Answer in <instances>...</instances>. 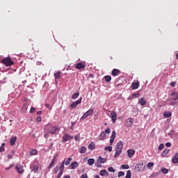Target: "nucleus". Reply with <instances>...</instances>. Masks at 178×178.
<instances>
[{"instance_id": "obj_1", "label": "nucleus", "mask_w": 178, "mask_h": 178, "mask_svg": "<svg viewBox=\"0 0 178 178\" xmlns=\"http://www.w3.org/2000/svg\"><path fill=\"white\" fill-rule=\"evenodd\" d=\"M123 149V142L119 141L116 144L115 147V153L114 154V158H118L120 154H122V151Z\"/></svg>"}, {"instance_id": "obj_2", "label": "nucleus", "mask_w": 178, "mask_h": 178, "mask_svg": "<svg viewBox=\"0 0 178 178\" xmlns=\"http://www.w3.org/2000/svg\"><path fill=\"white\" fill-rule=\"evenodd\" d=\"M46 130L48 133H50V134H56V131L59 129L57 127L47 124L46 126Z\"/></svg>"}, {"instance_id": "obj_3", "label": "nucleus", "mask_w": 178, "mask_h": 178, "mask_svg": "<svg viewBox=\"0 0 178 178\" xmlns=\"http://www.w3.org/2000/svg\"><path fill=\"white\" fill-rule=\"evenodd\" d=\"M109 133H111L110 128H107L106 129H105V131H102L99 135V140H105V138H106V134H109Z\"/></svg>"}, {"instance_id": "obj_4", "label": "nucleus", "mask_w": 178, "mask_h": 178, "mask_svg": "<svg viewBox=\"0 0 178 178\" xmlns=\"http://www.w3.org/2000/svg\"><path fill=\"white\" fill-rule=\"evenodd\" d=\"M1 63L3 65H5V66H12V65H13L14 63L12 60V59H10V58L7 57L1 60Z\"/></svg>"}, {"instance_id": "obj_5", "label": "nucleus", "mask_w": 178, "mask_h": 178, "mask_svg": "<svg viewBox=\"0 0 178 178\" xmlns=\"http://www.w3.org/2000/svg\"><path fill=\"white\" fill-rule=\"evenodd\" d=\"M92 113H94V110L92 109H89L88 111H86L83 116L80 118V122H81L82 120H84V119H87V118H88V116H91V115H92Z\"/></svg>"}, {"instance_id": "obj_6", "label": "nucleus", "mask_w": 178, "mask_h": 178, "mask_svg": "<svg viewBox=\"0 0 178 178\" xmlns=\"http://www.w3.org/2000/svg\"><path fill=\"white\" fill-rule=\"evenodd\" d=\"M134 123V120L133 118H128L124 121V125L125 126V127H131Z\"/></svg>"}, {"instance_id": "obj_7", "label": "nucleus", "mask_w": 178, "mask_h": 178, "mask_svg": "<svg viewBox=\"0 0 178 178\" xmlns=\"http://www.w3.org/2000/svg\"><path fill=\"white\" fill-rule=\"evenodd\" d=\"M81 99H83V98L81 97L76 102H73L71 105L69 106L70 109H74L75 108H77L79 104H81Z\"/></svg>"}, {"instance_id": "obj_8", "label": "nucleus", "mask_w": 178, "mask_h": 178, "mask_svg": "<svg viewBox=\"0 0 178 178\" xmlns=\"http://www.w3.org/2000/svg\"><path fill=\"white\" fill-rule=\"evenodd\" d=\"M15 170H17V173L22 175L23 172H24V169L23 168V165L22 164H16L15 165Z\"/></svg>"}, {"instance_id": "obj_9", "label": "nucleus", "mask_w": 178, "mask_h": 178, "mask_svg": "<svg viewBox=\"0 0 178 178\" xmlns=\"http://www.w3.org/2000/svg\"><path fill=\"white\" fill-rule=\"evenodd\" d=\"M70 140H73V136H70L67 134H65L63 136V141H64L65 143H66L67 141H70Z\"/></svg>"}, {"instance_id": "obj_10", "label": "nucleus", "mask_w": 178, "mask_h": 178, "mask_svg": "<svg viewBox=\"0 0 178 178\" xmlns=\"http://www.w3.org/2000/svg\"><path fill=\"white\" fill-rule=\"evenodd\" d=\"M115 138H116V131H113L111 136L110 138V145H113V141H115Z\"/></svg>"}, {"instance_id": "obj_11", "label": "nucleus", "mask_w": 178, "mask_h": 178, "mask_svg": "<svg viewBox=\"0 0 178 178\" xmlns=\"http://www.w3.org/2000/svg\"><path fill=\"white\" fill-rule=\"evenodd\" d=\"M122 72L118 69H113L112 70L111 74L113 76V77H116V76L120 75Z\"/></svg>"}, {"instance_id": "obj_12", "label": "nucleus", "mask_w": 178, "mask_h": 178, "mask_svg": "<svg viewBox=\"0 0 178 178\" xmlns=\"http://www.w3.org/2000/svg\"><path fill=\"white\" fill-rule=\"evenodd\" d=\"M76 69H85L86 68V63H78L75 65Z\"/></svg>"}, {"instance_id": "obj_13", "label": "nucleus", "mask_w": 178, "mask_h": 178, "mask_svg": "<svg viewBox=\"0 0 178 178\" xmlns=\"http://www.w3.org/2000/svg\"><path fill=\"white\" fill-rule=\"evenodd\" d=\"M111 120L113 123H115L116 122V119L118 118V114L116 113V112L113 111L111 113Z\"/></svg>"}, {"instance_id": "obj_14", "label": "nucleus", "mask_w": 178, "mask_h": 178, "mask_svg": "<svg viewBox=\"0 0 178 178\" xmlns=\"http://www.w3.org/2000/svg\"><path fill=\"white\" fill-rule=\"evenodd\" d=\"M138 87H140L139 81L134 82L131 83V89L132 90H137V88H138Z\"/></svg>"}, {"instance_id": "obj_15", "label": "nucleus", "mask_w": 178, "mask_h": 178, "mask_svg": "<svg viewBox=\"0 0 178 178\" xmlns=\"http://www.w3.org/2000/svg\"><path fill=\"white\" fill-rule=\"evenodd\" d=\"M171 97L172 99L174 101H178V93H177L175 91H172L171 92Z\"/></svg>"}, {"instance_id": "obj_16", "label": "nucleus", "mask_w": 178, "mask_h": 178, "mask_svg": "<svg viewBox=\"0 0 178 178\" xmlns=\"http://www.w3.org/2000/svg\"><path fill=\"white\" fill-rule=\"evenodd\" d=\"M143 166H144V164H137L135 166V169L136 170H137V172H141V170H144V169L143 168Z\"/></svg>"}, {"instance_id": "obj_17", "label": "nucleus", "mask_w": 178, "mask_h": 178, "mask_svg": "<svg viewBox=\"0 0 178 178\" xmlns=\"http://www.w3.org/2000/svg\"><path fill=\"white\" fill-rule=\"evenodd\" d=\"M100 175L103 176L104 177H108V176H109V172H108L106 170H102L100 171Z\"/></svg>"}, {"instance_id": "obj_18", "label": "nucleus", "mask_w": 178, "mask_h": 178, "mask_svg": "<svg viewBox=\"0 0 178 178\" xmlns=\"http://www.w3.org/2000/svg\"><path fill=\"white\" fill-rule=\"evenodd\" d=\"M127 154H128V158H133V155L136 154V151L133 149H129L127 150Z\"/></svg>"}, {"instance_id": "obj_19", "label": "nucleus", "mask_w": 178, "mask_h": 178, "mask_svg": "<svg viewBox=\"0 0 178 178\" xmlns=\"http://www.w3.org/2000/svg\"><path fill=\"white\" fill-rule=\"evenodd\" d=\"M172 161L173 163H178V152L172 157Z\"/></svg>"}, {"instance_id": "obj_20", "label": "nucleus", "mask_w": 178, "mask_h": 178, "mask_svg": "<svg viewBox=\"0 0 178 178\" xmlns=\"http://www.w3.org/2000/svg\"><path fill=\"white\" fill-rule=\"evenodd\" d=\"M17 140V137L16 136H13L10 138V145H15L16 141Z\"/></svg>"}, {"instance_id": "obj_21", "label": "nucleus", "mask_w": 178, "mask_h": 178, "mask_svg": "<svg viewBox=\"0 0 178 178\" xmlns=\"http://www.w3.org/2000/svg\"><path fill=\"white\" fill-rule=\"evenodd\" d=\"M138 104L139 105L144 106V105L147 104V102L144 99L143 97H142L140 99L138 100Z\"/></svg>"}, {"instance_id": "obj_22", "label": "nucleus", "mask_w": 178, "mask_h": 178, "mask_svg": "<svg viewBox=\"0 0 178 178\" xmlns=\"http://www.w3.org/2000/svg\"><path fill=\"white\" fill-rule=\"evenodd\" d=\"M60 74H62V72L58 71L57 72L54 73V77L56 80L60 79Z\"/></svg>"}, {"instance_id": "obj_23", "label": "nucleus", "mask_w": 178, "mask_h": 178, "mask_svg": "<svg viewBox=\"0 0 178 178\" xmlns=\"http://www.w3.org/2000/svg\"><path fill=\"white\" fill-rule=\"evenodd\" d=\"M70 166L71 169H76V168H79V163L74 161L70 164Z\"/></svg>"}, {"instance_id": "obj_24", "label": "nucleus", "mask_w": 178, "mask_h": 178, "mask_svg": "<svg viewBox=\"0 0 178 178\" xmlns=\"http://www.w3.org/2000/svg\"><path fill=\"white\" fill-rule=\"evenodd\" d=\"M170 116H172V113L171 112H168V111H165L163 113V118L165 119L168 118H170Z\"/></svg>"}, {"instance_id": "obj_25", "label": "nucleus", "mask_w": 178, "mask_h": 178, "mask_svg": "<svg viewBox=\"0 0 178 178\" xmlns=\"http://www.w3.org/2000/svg\"><path fill=\"white\" fill-rule=\"evenodd\" d=\"M79 152L80 154H84L87 152V147L82 146L79 148Z\"/></svg>"}, {"instance_id": "obj_26", "label": "nucleus", "mask_w": 178, "mask_h": 178, "mask_svg": "<svg viewBox=\"0 0 178 178\" xmlns=\"http://www.w3.org/2000/svg\"><path fill=\"white\" fill-rule=\"evenodd\" d=\"M140 97V93H134L131 97H129V99H134V98H138Z\"/></svg>"}, {"instance_id": "obj_27", "label": "nucleus", "mask_w": 178, "mask_h": 178, "mask_svg": "<svg viewBox=\"0 0 178 178\" xmlns=\"http://www.w3.org/2000/svg\"><path fill=\"white\" fill-rule=\"evenodd\" d=\"M97 161H98V162L99 163H105V162H106V159H104L101 156H99L98 157V160Z\"/></svg>"}, {"instance_id": "obj_28", "label": "nucleus", "mask_w": 178, "mask_h": 178, "mask_svg": "<svg viewBox=\"0 0 178 178\" xmlns=\"http://www.w3.org/2000/svg\"><path fill=\"white\" fill-rule=\"evenodd\" d=\"M39 167L38 165H32V172L34 173H37L38 172Z\"/></svg>"}, {"instance_id": "obj_29", "label": "nucleus", "mask_w": 178, "mask_h": 178, "mask_svg": "<svg viewBox=\"0 0 178 178\" xmlns=\"http://www.w3.org/2000/svg\"><path fill=\"white\" fill-rule=\"evenodd\" d=\"M95 162V160L94 159H89L88 160V163L89 166H92V165H94Z\"/></svg>"}, {"instance_id": "obj_30", "label": "nucleus", "mask_w": 178, "mask_h": 178, "mask_svg": "<svg viewBox=\"0 0 178 178\" xmlns=\"http://www.w3.org/2000/svg\"><path fill=\"white\" fill-rule=\"evenodd\" d=\"M79 95H80V92H76V93L72 95V99H77V98H79Z\"/></svg>"}, {"instance_id": "obj_31", "label": "nucleus", "mask_w": 178, "mask_h": 178, "mask_svg": "<svg viewBox=\"0 0 178 178\" xmlns=\"http://www.w3.org/2000/svg\"><path fill=\"white\" fill-rule=\"evenodd\" d=\"M72 159L71 157L68 158L67 161L64 160L63 162L65 165H67L70 164V162H72Z\"/></svg>"}, {"instance_id": "obj_32", "label": "nucleus", "mask_w": 178, "mask_h": 178, "mask_svg": "<svg viewBox=\"0 0 178 178\" xmlns=\"http://www.w3.org/2000/svg\"><path fill=\"white\" fill-rule=\"evenodd\" d=\"M88 149H95V144H94V143H91L88 147Z\"/></svg>"}, {"instance_id": "obj_33", "label": "nucleus", "mask_w": 178, "mask_h": 178, "mask_svg": "<svg viewBox=\"0 0 178 178\" xmlns=\"http://www.w3.org/2000/svg\"><path fill=\"white\" fill-rule=\"evenodd\" d=\"M168 154H169V149H165L162 152V156H165Z\"/></svg>"}, {"instance_id": "obj_34", "label": "nucleus", "mask_w": 178, "mask_h": 178, "mask_svg": "<svg viewBox=\"0 0 178 178\" xmlns=\"http://www.w3.org/2000/svg\"><path fill=\"white\" fill-rule=\"evenodd\" d=\"M6 143H2L0 147V152H3L5 151Z\"/></svg>"}, {"instance_id": "obj_35", "label": "nucleus", "mask_w": 178, "mask_h": 178, "mask_svg": "<svg viewBox=\"0 0 178 178\" xmlns=\"http://www.w3.org/2000/svg\"><path fill=\"white\" fill-rule=\"evenodd\" d=\"M126 178H131V171L130 170H129L127 172V175L125 177Z\"/></svg>"}, {"instance_id": "obj_36", "label": "nucleus", "mask_w": 178, "mask_h": 178, "mask_svg": "<svg viewBox=\"0 0 178 178\" xmlns=\"http://www.w3.org/2000/svg\"><path fill=\"white\" fill-rule=\"evenodd\" d=\"M161 172L162 173H163L164 175H168V173H169V170L166 169V168H162L161 169Z\"/></svg>"}, {"instance_id": "obj_37", "label": "nucleus", "mask_w": 178, "mask_h": 178, "mask_svg": "<svg viewBox=\"0 0 178 178\" xmlns=\"http://www.w3.org/2000/svg\"><path fill=\"white\" fill-rule=\"evenodd\" d=\"M104 79L106 80V81L109 82L111 81V80H112V77L111 76L107 75L104 76Z\"/></svg>"}, {"instance_id": "obj_38", "label": "nucleus", "mask_w": 178, "mask_h": 178, "mask_svg": "<svg viewBox=\"0 0 178 178\" xmlns=\"http://www.w3.org/2000/svg\"><path fill=\"white\" fill-rule=\"evenodd\" d=\"M106 151H108L109 152H112V147L111 146H107L105 147Z\"/></svg>"}, {"instance_id": "obj_39", "label": "nucleus", "mask_w": 178, "mask_h": 178, "mask_svg": "<svg viewBox=\"0 0 178 178\" xmlns=\"http://www.w3.org/2000/svg\"><path fill=\"white\" fill-rule=\"evenodd\" d=\"M164 147H165V145H163V143L160 144L159 146V151H162V149H163Z\"/></svg>"}, {"instance_id": "obj_40", "label": "nucleus", "mask_w": 178, "mask_h": 178, "mask_svg": "<svg viewBox=\"0 0 178 178\" xmlns=\"http://www.w3.org/2000/svg\"><path fill=\"white\" fill-rule=\"evenodd\" d=\"M31 155H37V149H33L31 151Z\"/></svg>"}, {"instance_id": "obj_41", "label": "nucleus", "mask_w": 178, "mask_h": 178, "mask_svg": "<svg viewBox=\"0 0 178 178\" xmlns=\"http://www.w3.org/2000/svg\"><path fill=\"white\" fill-rule=\"evenodd\" d=\"M129 168H130V167L127 164H124V165H121V169H129Z\"/></svg>"}, {"instance_id": "obj_42", "label": "nucleus", "mask_w": 178, "mask_h": 178, "mask_svg": "<svg viewBox=\"0 0 178 178\" xmlns=\"http://www.w3.org/2000/svg\"><path fill=\"white\" fill-rule=\"evenodd\" d=\"M122 176H124V172L120 171L118 175V177H122Z\"/></svg>"}, {"instance_id": "obj_43", "label": "nucleus", "mask_w": 178, "mask_h": 178, "mask_svg": "<svg viewBox=\"0 0 178 178\" xmlns=\"http://www.w3.org/2000/svg\"><path fill=\"white\" fill-rule=\"evenodd\" d=\"M152 166H154V163L150 162L147 164L148 169H151Z\"/></svg>"}, {"instance_id": "obj_44", "label": "nucleus", "mask_w": 178, "mask_h": 178, "mask_svg": "<svg viewBox=\"0 0 178 178\" xmlns=\"http://www.w3.org/2000/svg\"><path fill=\"white\" fill-rule=\"evenodd\" d=\"M176 104H177V102H175V101H171V102H170V105L171 106H175V105H176Z\"/></svg>"}, {"instance_id": "obj_45", "label": "nucleus", "mask_w": 178, "mask_h": 178, "mask_svg": "<svg viewBox=\"0 0 178 178\" xmlns=\"http://www.w3.org/2000/svg\"><path fill=\"white\" fill-rule=\"evenodd\" d=\"M108 172H113V173H115V169H113V167H109L108 168Z\"/></svg>"}, {"instance_id": "obj_46", "label": "nucleus", "mask_w": 178, "mask_h": 178, "mask_svg": "<svg viewBox=\"0 0 178 178\" xmlns=\"http://www.w3.org/2000/svg\"><path fill=\"white\" fill-rule=\"evenodd\" d=\"M35 113V108L32 107L30 110V113Z\"/></svg>"}, {"instance_id": "obj_47", "label": "nucleus", "mask_w": 178, "mask_h": 178, "mask_svg": "<svg viewBox=\"0 0 178 178\" xmlns=\"http://www.w3.org/2000/svg\"><path fill=\"white\" fill-rule=\"evenodd\" d=\"M42 119H41V117L39 116L36 118V122H38V123H40L41 122Z\"/></svg>"}, {"instance_id": "obj_48", "label": "nucleus", "mask_w": 178, "mask_h": 178, "mask_svg": "<svg viewBox=\"0 0 178 178\" xmlns=\"http://www.w3.org/2000/svg\"><path fill=\"white\" fill-rule=\"evenodd\" d=\"M81 178H88V177L87 176V174L84 173L81 176Z\"/></svg>"}, {"instance_id": "obj_49", "label": "nucleus", "mask_w": 178, "mask_h": 178, "mask_svg": "<svg viewBox=\"0 0 178 178\" xmlns=\"http://www.w3.org/2000/svg\"><path fill=\"white\" fill-rule=\"evenodd\" d=\"M44 138H48L49 137V133H48V131H47V133L44 135Z\"/></svg>"}, {"instance_id": "obj_50", "label": "nucleus", "mask_w": 178, "mask_h": 178, "mask_svg": "<svg viewBox=\"0 0 178 178\" xmlns=\"http://www.w3.org/2000/svg\"><path fill=\"white\" fill-rule=\"evenodd\" d=\"M45 106H47L49 109V111H51V109H52V107H50L49 104H46Z\"/></svg>"}, {"instance_id": "obj_51", "label": "nucleus", "mask_w": 178, "mask_h": 178, "mask_svg": "<svg viewBox=\"0 0 178 178\" xmlns=\"http://www.w3.org/2000/svg\"><path fill=\"white\" fill-rule=\"evenodd\" d=\"M7 158L8 159H12V158H13V156L12 154H8Z\"/></svg>"}, {"instance_id": "obj_52", "label": "nucleus", "mask_w": 178, "mask_h": 178, "mask_svg": "<svg viewBox=\"0 0 178 178\" xmlns=\"http://www.w3.org/2000/svg\"><path fill=\"white\" fill-rule=\"evenodd\" d=\"M54 165H55L54 163L51 162V163L49 164L48 169H51V168H52V166H54Z\"/></svg>"}, {"instance_id": "obj_53", "label": "nucleus", "mask_w": 178, "mask_h": 178, "mask_svg": "<svg viewBox=\"0 0 178 178\" xmlns=\"http://www.w3.org/2000/svg\"><path fill=\"white\" fill-rule=\"evenodd\" d=\"M55 162H56V156L51 160V163L55 164Z\"/></svg>"}, {"instance_id": "obj_54", "label": "nucleus", "mask_w": 178, "mask_h": 178, "mask_svg": "<svg viewBox=\"0 0 178 178\" xmlns=\"http://www.w3.org/2000/svg\"><path fill=\"white\" fill-rule=\"evenodd\" d=\"M165 146L168 147H172V144L170 143H165Z\"/></svg>"}, {"instance_id": "obj_55", "label": "nucleus", "mask_w": 178, "mask_h": 178, "mask_svg": "<svg viewBox=\"0 0 178 178\" xmlns=\"http://www.w3.org/2000/svg\"><path fill=\"white\" fill-rule=\"evenodd\" d=\"M170 86L171 87H175V86H176V83L175 82H171Z\"/></svg>"}, {"instance_id": "obj_56", "label": "nucleus", "mask_w": 178, "mask_h": 178, "mask_svg": "<svg viewBox=\"0 0 178 178\" xmlns=\"http://www.w3.org/2000/svg\"><path fill=\"white\" fill-rule=\"evenodd\" d=\"M74 140L75 141H79V140H80V138L79 136H75Z\"/></svg>"}, {"instance_id": "obj_57", "label": "nucleus", "mask_w": 178, "mask_h": 178, "mask_svg": "<svg viewBox=\"0 0 178 178\" xmlns=\"http://www.w3.org/2000/svg\"><path fill=\"white\" fill-rule=\"evenodd\" d=\"M23 109H24V111H27V105H24L23 106Z\"/></svg>"}, {"instance_id": "obj_58", "label": "nucleus", "mask_w": 178, "mask_h": 178, "mask_svg": "<svg viewBox=\"0 0 178 178\" xmlns=\"http://www.w3.org/2000/svg\"><path fill=\"white\" fill-rule=\"evenodd\" d=\"M89 77H90L92 79L94 78V74H90Z\"/></svg>"}, {"instance_id": "obj_59", "label": "nucleus", "mask_w": 178, "mask_h": 178, "mask_svg": "<svg viewBox=\"0 0 178 178\" xmlns=\"http://www.w3.org/2000/svg\"><path fill=\"white\" fill-rule=\"evenodd\" d=\"M42 113V111H40L37 112V115H41Z\"/></svg>"}, {"instance_id": "obj_60", "label": "nucleus", "mask_w": 178, "mask_h": 178, "mask_svg": "<svg viewBox=\"0 0 178 178\" xmlns=\"http://www.w3.org/2000/svg\"><path fill=\"white\" fill-rule=\"evenodd\" d=\"M72 126H74L76 124V121L71 122Z\"/></svg>"}, {"instance_id": "obj_61", "label": "nucleus", "mask_w": 178, "mask_h": 178, "mask_svg": "<svg viewBox=\"0 0 178 178\" xmlns=\"http://www.w3.org/2000/svg\"><path fill=\"white\" fill-rule=\"evenodd\" d=\"M70 129H71V130H74V125H72V126L70 127Z\"/></svg>"}, {"instance_id": "obj_62", "label": "nucleus", "mask_w": 178, "mask_h": 178, "mask_svg": "<svg viewBox=\"0 0 178 178\" xmlns=\"http://www.w3.org/2000/svg\"><path fill=\"white\" fill-rule=\"evenodd\" d=\"M63 178H70V177L69 175H66L65 177Z\"/></svg>"}, {"instance_id": "obj_63", "label": "nucleus", "mask_w": 178, "mask_h": 178, "mask_svg": "<svg viewBox=\"0 0 178 178\" xmlns=\"http://www.w3.org/2000/svg\"><path fill=\"white\" fill-rule=\"evenodd\" d=\"M95 178H99V175H96Z\"/></svg>"}, {"instance_id": "obj_64", "label": "nucleus", "mask_w": 178, "mask_h": 178, "mask_svg": "<svg viewBox=\"0 0 178 178\" xmlns=\"http://www.w3.org/2000/svg\"><path fill=\"white\" fill-rule=\"evenodd\" d=\"M176 58L178 59V53L176 54Z\"/></svg>"}]
</instances>
